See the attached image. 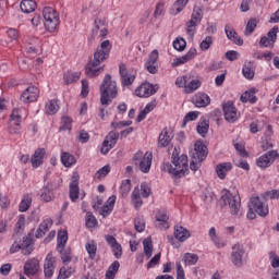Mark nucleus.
Listing matches in <instances>:
<instances>
[{
	"mask_svg": "<svg viewBox=\"0 0 279 279\" xmlns=\"http://www.w3.org/2000/svg\"><path fill=\"white\" fill-rule=\"evenodd\" d=\"M208 156V148L206 147V145H204V143L202 142H196L194 144V151L192 155V161L190 163V169L192 171H197V169H199V167H202V162H204V160H206V157Z\"/></svg>",
	"mask_w": 279,
	"mask_h": 279,
	"instance_id": "39448f33",
	"label": "nucleus"
},
{
	"mask_svg": "<svg viewBox=\"0 0 279 279\" xmlns=\"http://www.w3.org/2000/svg\"><path fill=\"white\" fill-rule=\"evenodd\" d=\"M199 260V256L197 254L193 253H185L183 256V263L189 266L197 265V262Z\"/></svg>",
	"mask_w": 279,
	"mask_h": 279,
	"instance_id": "a18cd8bd",
	"label": "nucleus"
},
{
	"mask_svg": "<svg viewBox=\"0 0 279 279\" xmlns=\"http://www.w3.org/2000/svg\"><path fill=\"white\" fill-rule=\"evenodd\" d=\"M191 19H193V21L202 23V19H204V9L202 7H194Z\"/></svg>",
	"mask_w": 279,
	"mask_h": 279,
	"instance_id": "6e6d98bb",
	"label": "nucleus"
},
{
	"mask_svg": "<svg viewBox=\"0 0 279 279\" xmlns=\"http://www.w3.org/2000/svg\"><path fill=\"white\" fill-rule=\"evenodd\" d=\"M110 51H112V44L108 39L104 40L100 46L97 47L93 59H90L85 68L87 77H97L99 74L104 73V66H101V64L110 58Z\"/></svg>",
	"mask_w": 279,
	"mask_h": 279,
	"instance_id": "f257e3e1",
	"label": "nucleus"
},
{
	"mask_svg": "<svg viewBox=\"0 0 279 279\" xmlns=\"http://www.w3.org/2000/svg\"><path fill=\"white\" fill-rule=\"evenodd\" d=\"M51 226H53V220H51V218L43 220L35 233L36 239H43V236L49 232V228H51Z\"/></svg>",
	"mask_w": 279,
	"mask_h": 279,
	"instance_id": "cd10ccee",
	"label": "nucleus"
},
{
	"mask_svg": "<svg viewBox=\"0 0 279 279\" xmlns=\"http://www.w3.org/2000/svg\"><path fill=\"white\" fill-rule=\"evenodd\" d=\"M220 205L222 207L228 206L232 217H239V215H241V196L239 192L232 193L228 190H223L220 197Z\"/></svg>",
	"mask_w": 279,
	"mask_h": 279,
	"instance_id": "20e7f679",
	"label": "nucleus"
},
{
	"mask_svg": "<svg viewBox=\"0 0 279 279\" xmlns=\"http://www.w3.org/2000/svg\"><path fill=\"white\" fill-rule=\"evenodd\" d=\"M213 47V37L206 36L205 39L199 44L201 51H208Z\"/></svg>",
	"mask_w": 279,
	"mask_h": 279,
	"instance_id": "052dcab7",
	"label": "nucleus"
},
{
	"mask_svg": "<svg viewBox=\"0 0 279 279\" xmlns=\"http://www.w3.org/2000/svg\"><path fill=\"white\" fill-rule=\"evenodd\" d=\"M158 92V88L154 86L150 83H142L134 92V95L136 97H142L144 99H147L148 97H151V95H156Z\"/></svg>",
	"mask_w": 279,
	"mask_h": 279,
	"instance_id": "ddd939ff",
	"label": "nucleus"
},
{
	"mask_svg": "<svg viewBox=\"0 0 279 279\" xmlns=\"http://www.w3.org/2000/svg\"><path fill=\"white\" fill-rule=\"evenodd\" d=\"M108 173H110V166H105L102 168H100L95 177L98 179V180H101V178H106V175H108Z\"/></svg>",
	"mask_w": 279,
	"mask_h": 279,
	"instance_id": "338daca9",
	"label": "nucleus"
},
{
	"mask_svg": "<svg viewBox=\"0 0 279 279\" xmlns=\"http://www.w3.org/2000/svg\"><path fill=\"white\" fill-rule=\"evenodd\" d=\"M136 232H143L145 230V219L136 217L134 221Z\"/></svg>",
	"mask_w": 279,
	"mask_h": 279,
	"instance_id": "0e129e2a",
	"label": "nucleus"
},
{
	"mask_svg": "<svg viewBox=\"0 0 279 279\" xmlns=\"http://www.w3.org/2000/svg\"><path fill=\"white\" fill-rule=\"evenodd\" d=\"M117 141H119V133L111 131L106 136L105 141L102 142V146L100 148L101 154L106 155L117 145Z\"/></svg>",
	"mask_w": 279,
	"mask_h": 279,
	"instance_id": "2eb2a0df",
	"label": "nucleus"
},
{
	"mask_svg": "<svg viewBox=\"0 0 279 279\" xmlns=\"http://www.w3.org/2000/svg\"><path fill=\"white\" fill-rule=\"evenodd\" d=\"M155 226L158 228V230H169V215L167 211L159 210L156 214Z\"/></svg>",
	"mask_w": 279,
	"mask_h": 279,
	"instance_id": "aec40b11",
	"label": "nucleus"
},
{
	"mask_svg": "<svg viewBox=\"0 0 279 279\" xmlns=\"http://www.w3.org/2000/svg\"><path fill=\"white\" fill-rule=\"evenodd\" d=\"M189 1L190 0H177L170 10V14H172V16H178V14H180V12L186 8Z\"/></svg>",
	"mask_w": 279,
	"mask_h": 279,
	"instance_id": "f704fd0d",
	"label": "nucleus"
},
{
	"mask_svg": "<svg viewBox=\"0 0 279 279\" xmlns=\"http://www.w3.org/2000/svg\"><path fill=\"white\" fill-rule=\"evenodd\" d=\"M73 128V119H71L70 117H63L61 119V126H60V132H71Z\"/></svg>",
	"mask_w": 279,
	"mask_h": 279,
	"instance_id": "c03bdc74",
	"label": "nucleus"
},
{
	"mask_svg": "<svg viewBox=\"0 0 279 279\" xmlns=\"http://www.w3.org/2000/svg\"><path fill=\"white\" fill-rule=\"evenodd\" d=\"M131 202H132L134 208H136V210H138V208H141V206H143V198H141V190L135 189L132 192Z\"/></svg>",
	"mask_w": 279,
	"mask_h": 279,
	"instance_id": "a19ab883",
	"label": "nucleus"
},
{
	"mask_svg": "<svg viewBox=\"0 0 279 279\" xmlns=\"http://www.w3.org/2000/svg\"><path fill=\"white\" fill-rule=\"evenodd\" d=\"M86 228H96L97 227V218L93 213L88 211L85 217Z\"/></svg>",
	"mask_w": 279,
	"mask_h": 279,
	"instance_id": "13d9d810",
	"label": "nucleus"
},
{
	"mask_svg": "<svg viewBox=\"0 0 279 279\" xmlns=\"http://www.w3.org/2000/svg\"><path fill=\"white\" fill-rule=\"evenodd\" d=\"M20 8L24 14H32V12H35L36 8H38V4L36 0H22Z\"/></svg>",
	"mask_w": 279,
	"mask_h": 279,
	"instance_id": "473e14b6",
	"label": "nucleus"
},
{
	"mask_svg": "<svg viewBox=\"0 0 279 279\" xmlns=\"http://www.w3.org/2000/svg\"><path fill=\"white\" fill-rule=\"evenodd\" d=\"M222 110H223L225 119L226 121H228V123H234V121L239 119V113L236 111V107H234V102L232 101L226 102L222 107Z\"/></svg>",
	"mask_w": 279,
	"mask_h": 279,
	"instance_id": "f3484780",
	"label": "nucleus"
},
{
	"mask_svg": "<svg viewBox=\"0 0 279 279\" xmlns=\"http://www.w3.org/2000/svg\"><path fill=\"white\" fill-rule=\"evenodd\" d=\"M73 274H75V268L63 266L59 270V278H61V279L71 278V276H73Z\"/></svg>",
	"mask_w": 279,
	"mask_h": 279,
	"instance_id": "603ef678",
	"label": "nucleus"
},
{
	"mask_svg": "<svg viewBox=\"0 0 279 279\" xmlns=\"http://www.w3.org/2000/svg\"><path fill=\"white\" fill-rule=\"evenodd\" d=\"M95 28L93 29V34L97 35L101 32V27H107L106 20L96 19L94 22Z\"/></svg>",
	"mask_w": 279,
	"mask_h": 279,
	"instance_id": "bf43d9fd",
	"label": "nucleus"
},
{
	"mask_svg": "<svg viewBox=\"0 0 279 279\" xmlns=\"http://www.w3.org/2000/svg\"><path fill=\"white\" fill-rule=\"evenodd\" d=\"M119 74L123 88H125V86H132V84H134V80H136V74L128 73V66L123 63L119 66Z\"/></svg>",
	"mask_w": 279,
	"mask_h": 279,
	"instance_id": "dca6fc26",
	"label": "nucleus"
},
{
	"mask_svg": "<svg viewBox=\"0 0 279 279\" xmlns=\"http://www.w3.org/2000/svg\"><path fill=\"white\" fill-rule=\"evenodd\" d=\"M43 16L45 19V27L49 32H56L58 23H60V15L58 11L51 7H45L43 10Z\"/></svg>",
	"mask_w": 279,
	"mask_h": 279,
	"instance_id": "6e6552de",
	"label": "nucleus"
},
{
	"mask_svg": "<svg viewBox=\"0 0 279 279\" xmlns=\"http://www.w3.org/2000/svg\"><path fill=\"white\" fill-rule=\"evenodd\" d=\"M24 114H27V109H25V107H17L12 110L8 123V130L10 134H19L21 131V123H23Z\"/></svg>",
	"mask_w": 279,
	"mask_h": 279,
	"instance_id": "423d86ee",
	"label": "nucleus"
},
{
	"mask_svg": "<svg viewBox=\"0 0 279 279\" xmlns=\"http://www.w3.org/2000/svg\"><path fill=\"white\" fill-rule=\"evenodd\" d=\"M39 196L41 202H46V203L53 202V197H54L53 191L48 186H44L40 190Z\"/></svg>",
	"mask_w": 279,
	"mask_h": 279,
	"instance_id": "4c0bfd02",
	"label": "nucleus"
},
{
	"mask_svg": "<svg viewBox=\"0 0 279 279\" xmlns=\"http://www.w3.org/2000/svg\"><path fill=\"white\" fill-rule=\"evenodd\" d=\"M195 56H197V49L191 48L186 54L175 58L172 62V66H181V64H186V62H191Z\"/></svg>",
	"mask_w": 279,
	"mask_h": 279,
	"instance_id": "b1692460",
	"label": "nucleus"
},
{
	"mask_svg": "<svg viewBox=\"0 0 279 279\" xmlns=\"http://www.w3.org/2000/svg\"><path fill=\"white\" fill-rule=\"evenodd\" d=\"M256 93H258V89H256V87L250 88L244 92L240 97L242 104H256V101H258V98H256Z\"/></svg>",
	"mask_w": 279,
	"mask_h": 279,
	"instance_id": "bb28decb",
	"label": "nucleus"
},
{
	"mask_svg": "<svg viewBox=\"0 0 279 279\" xmlns=\"http://www.w3.org/2000/svg\"><path fill=\"white\" fill-rule=\"evenodd\" d=\"M165 14V2H158L156 4L154 16L155 19H159V16H162Z\"/></svg>",
	"mask_w": 279,
	"mask_h": 279,
	"instance_id": "e2e57ef3",
	"label": "nucleus"
},
{
	"mask_svg": "<svg viewBox=\"0 0 279 279\" xmlns=\"http://www.w3.org/2000/svg\"><path fill=\"white\" fill-rule=\"evenodd\" d=\"M57 259L53 253H48L44 260V274L46 278H52L56 272Z\"/></svg>",
	"mask_w": 279,
	"mask_h": 279,
	"instance_id": "4468645a",
	"label": "nucleus"
},
{
	"mask_svg": "<svg viewBox=\"0 0 279 279\" xmlns=\"http://www.w3.org/2000/svg\"><path fill=\"white\" fill-rule=\"evenodd\" d=\"M105 241H107L108 245L111 247V252L114 256V258L119 259L121 256H123V246L119 244L117 241V238L113 235L107 234L105 235Z\"/></svg>",
	"mask_w": 279,
	"mask_h": 279,
	"instance_id": "a211bd4d",
	"label": "nucleus"
},
{
	"mask_svg": "<svg viewBox=\"0 0 279 279\" xmlns=\"http://www.w3.org/2000/svg\"><path fill=\"white\" fill-rule=\"evenodd\" d=\"M144 253L146 258H151L154 252V244L151 243V238H147L143 241Z\"/></svg>",
	"mask_w": 279,
	"mask_h": 279,
	"instance_id": "49530a36",
	"label": "nucleus"
},
{
	"mask_svg": "<svg viewBox=\"0 0 279 279\" xmlns=\"http://www.w3.org/2000/svg\"><path fill=\"white\" fill-rule=\"evenodd\" d=\"M278 156V150L267 151L256 159V165L259 167V169H267L268 167L272 166L274 162H276Z\"/></svg>",
	"mask_w": 279,
	"mask_h": 279,
	"instance_id": "9d476101",
	"label": "nucleus"
},
{
	"mask_svg": "<svg viewBox=\"0 0 279 279\" xmlns=\"http://www.w3.org/2000/svg\"><path fill=\"white\" fill-rule=\"evenodd\" d=\"M57 252H59L63 265H69V263H71V248L63 247L57 250Z\"/></svg>",
	"mask_w": 279,
	"mask_h": 279,
	"instance_id": "09e8293b",
	"label": "nucleus"
},
{
	"mask_svg": "<svg viewBox=\"0 0 279 279\" xmlns=\"http://www.w3.org/2000/svg\"><path fill=\"white\" fill-rule=\"evenodd\" d=\"M119 267H121V264H119L117 260L113 262L106 272V279H114L119 271Z\"/></svg>",
	"mask_w": 279,
	"mask_h": 279,
	"instance_id": "37998d69",
	"label": "nucleus"
},
{
	"mask_svg": "<svg viewBox=\"0 0 279 279\" xmlns=\"http://www.w3.org/2000/svg\"><path fill=\"white\" fill-rule=\"evenodd\" d=\"M242 73L246 80H254V63L252 61L245 63L243 65Z\"/></svg>",
	"mask_w": 279,
	"mask_h": 279,
	"instance_id": "ea45409f",
	"label": "nucleus"
},
{
	"mask_svg": "<svg viewBox=\"0 0 279 279\" xmlns=\"http://www.w3.org/2000/svg\"><path fill=\"white\" fill-rule=\"evenodd\" d=\"M248 208L250 210H255L256 215H259V217H267V215H269V206L263 202L260 196H253L248 204Z\"/></svg>",
	"mask_w": 279,
	"mask_h": 279,
	"instance_id": "1a4fd4ad",
	"label": "nucleus"
},
{
	"mask_svg": "<svg viewBox=\"0 0 279 279\" xmlns=\"http://www.w3.org/2000/svg\"><path fill=\"white\" fill-rule=\"evenodd\" d=\"M257 25H258V20H256V19L248 20L245 31H244V36H252V34H254V31L256 29Z\"/></svg>",
	"mask_w": 279,
	"mask_h": 279,
	"instance_id": "de8ad7c7",
	"label": "nucleus"
},
{
	"mask_svg": "<svg viewBox=\"0 0 279 279\" xmlns=\"http://www.w3.org/2000/svg\"><path fill=\"white\" fill-rule=\"evenodd\" d=\"M145 69L153 75L158 73V50H153L150 52L148 61L145 63Z\"/></svg>",
	"mask_w": 279,
	"mask_h": 279,
	"instance_id": "6ab92c4d",
	"label": "nucleus"
},
{
	"mask_svg": "<svg viewBox=\"0 0 279 279\" xmlns=\"http://www.w3.org/2000/svg\"><path fill=\"white\" fill-rule=\"evenodd\" d=\"M199 86H202V82H199V80H192L187 82V86H185V93L191 95V93H195Z\"/></svg>",
	"mask_w": 279,
	"mask_h": 279,
	"instance_id": "8fccbe9b",
	"label": "nucleus"
},
{
	"mask_svg": "<svg viewBox=\"0 0 279 279\" xmlns=\"http://www.w3.org/2000/svg\"><path fill=\"white\" fill-rule=\"evenodd\" d=\"M119 95V87L117 81L112 80L110 74L105 75L100 85V104L104 108H108L112 104V99H117Z\"/></svg>",
	"mask_w": 279,
	"mask_h": 279,
	"instance_id": "7ed1b4c3",
	"label": "nucleus"
},
{
	"mask_svg": "<svg viewBox=\"0 0 279 279\" xmlns=\"http://www.w3.org/2000/svg\"><path fill=\"white\" fill-rule=\"evenodd\" d=\"M245 257V247L242 244H234L231 252V263L235 267H243V258Z\"/></svg>",
	"mask_w": 279,
	"mask_h": 279,
	"instance_id": "9b49d317",
	"label": "nucleus"
},
{
	"mask_svg": "<svg viewBox=\"0 0 279 279\" xmlns=\"http://www.w3.org/2000/svg\"><path fill=\"white\" fill-rule=\"evenodd\" d=\"M222 63L221 61H210L209 64L207 65L206 70L207 71H219V69H221Z\"/></svg>",
	"mask_w": 279,
	"mask_h": 279,
	"instance_id": "774afa93",
	"label": "nucleus"
},
{
	"mask_svg": "<svg viewBox=\"0 0 279 279\" xmlns=\"http://www.w3.org/2000/svg\"><path fill=\"white\" fill-rule=\"evenodd\" d=\"M269 260H270L271 267H274V269H278V267H279V256L276 255V252L271 251L269 253Z\"/></svg>",
	"mask_w": 279,
	"mask_h": 279,
	"instance_id": "69168bd1",
	"label": "nucleus"
},
{
	"mask_svg": "<svg viewBox=\"0 0 279 279\" xmlns=\"http://www.w3.org/2000/svg\"><path fill=\"white\" fill-rule=\"evenodd\" d=\"M174 238L177 241H180L181 243H184L186 239L191 238V232L182 226H175L174 227Z\"/></svg>",
	"mask_w": 279,
	"mask_h": 279,
	"instance_id": "7c9ffc66",
	"label": "nucleus"
},
{
	"mask_svg": "<svg viewBox=\"0 0 279 279\" xmlns=\"http://www.w3.org/2000/svg\"><path fill=\"white\" fill-rule=\"evenodd\" d=\"M114 204H117V197L112 195L107 199L105 206L100 208L99 215H101L104 219H106V217H110V215H112V211L114 210Z\"/></svg>",
	"mask_w": 279,
	"mask_h": 279,
	"instance_id": "4be33fe9",
	"label": "nucleus"
},
{
	"mask_svg": "<svg viewBox=\"0 0 279 279\" xmlns=\"http://www.w3.org/2000/svg\"><path fill=\"white\" fill-rule=\"evenodd\" d=\"M171 162H163L161 166V171H166L172 175L174 180H180L189 175V157L184 154L180 155L178 148H174L171 156Z\"/></svg>",
	"mask_w": 279,
	"mask_h": 279,
	"instance_id": "f03ea898",
	"label": "nucleus"
},
{
	"mask_svg": "<svg viewBox=\"0 0 279 279\" xmlns=\"http://www.w3.org/2000/svg\"><path fill=\"white\" fill-rule=\"evenodd\" d=\"M225 32L229 40H232L235 45H243V39L240 38L239 34H236V31H234L232 26L226 25Z\"/></svg>",
	"mask_w": 279,
	"mask_h": 279,
	"instance_id": "2f4dec72",
	"label": "nucleus"
},
{
	"mask_svg": "<svg viewBox=\"0 0 279 279\" xmlns=\"http://www.w3.org/2000/svg\"><path fill=\"white\" fill-rule=\"evenodd\" d=\"M77 175L72 177V181L70 183V199L71 202H77L80 199V182Z\"/></svg>",
	"mask_w": 279,
	"mask_h": 279,
	"instance_id": "393cba45",
	"label": "nucleus"
},
{
	"mask_svg": "<svg viewBox=\"0 0 279 279\" xmlns=\"http://www.w3.org/2000/svg\"><path fill=\"white\" fill-rule=\"evenodd\" d=\"M69 241V232L66 230L59 231L58 238H57V250H62L63 247H66V242Z\"/></svg>",
	"mask_w": 279,
	"mask_h": 279,
	"instance_id": "e433bc0d",
	"label": "nucleus"
},
{
	"mask_svg": "<svg viewBox=\"0 0 279 279\" xmlns=\"http://www.w3.org/2000/svg\"><path fill=\"white\" fill-rule=\"evenodd\" d=\"M173 47L177 51H184L186 49V40L184 38H177L173 41Z\"/></svg>",
	"mask_w": 279,
	"mask_h": 279,
	"instance_id": "680f3d73",
	"label": "nucleus"
},
{
	"mask_svg": "<svg viewBox=\"0 0 279 279\" xmlns=\"http://www.w3.org/2000/svg\"><path fill=\"white\" fill-rule=\"evenodd\" d=\"M61 162L63 167H73L77 162V159L70 153H61Z\"/></svg>",
	"mask_w": 279,
	"mask_h": 279,
	"instance_id": "58836bf2",
	"label": "nucleus"
},
{
	"mask_svg": "<svg viewBox=\"0 0 279 279\" xmlns=\"http://www.w3.org/2000/svg\"><path fill=\"white\" fill-rule=\"evenodd\" d=\"M40 96V89L36 86H28L21 95L20 100L23 104H33V101H37Z\"/></svg>",
	"mask_w": 279,
	"mask_h": 279,
	"instance_id": "f8f14e48",
	"label": "nucleus"
},
{
	"mask_svg": "<svg viewBox=\"0 0 279 279\" xmlns=\"http://www.w3.org/2000/svg\"><path fill=\"white\" fill-rule=\"evenodd\" d=\"M173 138V133L169 132V130L163 129L159 134L158 138V147H167L169 143H171Z\"/></svg>",
	"mask_w": 279,
	"mask_h": 279,
	"instance_id": "c756f323",
	"label": "nucleus"
},
{
	"mask_svg": "<svg viewBox=\"0 0 279 279\" xmlns=\"http://www.w3.org/2000/svg\"><path fill=\"white\" fill-rule=\"evenodd\" d=\"M233 168L232 162H221L216 166V173L220 180H226V175Z\"/></svg>",
	"mask_w": 279,
	"mask_h": 279,
	"instance_id": "c85d7f7f",
	"label": "nucleus"
},
{
	"mask_svg": "<svg viewBox=\"0 0 279 279\" xmlns=\"http://www.w3.org/2000/svg\"><path fill=\"white\" fill-rule=\"evenodd\" d=\"M63 80L65 84H73V82L80 80V72H66L63 75Z\"/></svg>",
	"mask_w": 279,
	"mask_h": 279,
	"instance_id": "864d4df0",
	"label": "nucleus"
},
{
	"mask_svg": "<svg viewBox=\"0 0 279 279\" xmlns=\"http://www.w3.org/2000/svg\"><path fill=\"white\" fill-rule=\"evenodd\" d=\"M130 191H132V181L126 179L122 181L120 185V193L122 197H128V193H130Z\"/></svg>",
	"mask_w": 279,
	"mask_h": 279,
	"instance_id": "3c124183",
	"label": "nucleus"
},
{
	"mask_svg": "<svg viewBox=\"0 0 279 279\" xmlns=\"http://www.w3.org/2000/svg\"><path fill=\"white\" fill-rule=\"evenodd\" d=\"M32 206V195L24 194L23 198L19 205L20 213H27Z\"/></svg>",
	"mask_w": 279,
	"mask_h": 279,
	"instance_id": "c9c22d12",
	"label": "nucleus"
},
{
	"mask_svg": "<svg viewBox=\"0 0 279 279\" xmlns=\"http://www.w3.org/2000/svg\"><path fill=\"white\" fill-rule=\"evenodd\" d=\"M151 160H154V156L149 151H146L144 155L143 151L138 150L133 157L135 167H138L142 173H149V170L151 169Z\"/></svg>",
	"mask_w": 279,
	"mask_h": 279,
	"instance_id": "0eeeda50",
	"label": "nucleus"
},
{
	"mask_svg": "<svg viewBox=\"0 0 279 279\" xmlns=\"http://www.w3.org/2000/svg\"><path fill=\"white\" fill-rule=\"evenodd\" d=\"M58 110H60V106H58V100H50L46 104L47 114H56Z\"/></svg>",
	"mask_w": 279,
	"mask_h": 279,
	"instance_id": "5fc2aeb1",
	"label": "nucleus"
},
{
	"mask_svg": "<svg viewBox=\"0 0 279 279\" xmlns=\"http://www.w3.org/2000/svg\"><path fill=\"white\" fill-rule=\"evenodd\" d=\"M85 250L88 254V258H90V260H95L97 257V242L95 240H87Z\"/></svg>",
	"mask_w": 279,
	"mask_h": 279,
	"instance_id": "72a5a7b5",
	"label": "nucleus"
},
{
	"mask_svg": "<svg viewBox=\"0 0 279 279\" xmlns=\"http://www.w3.org/2000/svg\"><path fill=\"white\" fill-rule=\"evenodd\" d=\"M46 154H47V151L45 150V148H38L35 150V153L33 154V156L31 158L32 167L34 169H38V167H40V165H43V160H45Z\"/></svg>",
	"mask_w": 279,
	"mask_h": 279,
	"instance_id": "a878e982",
	"label": "nucleus"
},
{
	"mask_svg": "<svg viewBox=\"0 0 279 279\" xmlns=\"http://www.w3.org/2000/svg\"><path fill=\"white\" fill-rule=\"evenodd\" d=\"M209 128H210V124L208 123V120H199L196 130H197V133L204 138L208 134Z\"/></svg>",
	"mask_w": 279,
	"mask_h": 279,
	"instance_id": "79ce46f5",
	"label": "nucleus"
},
{
	"mask_svg": "<svg viewBox=\"0 0 279 279\" xmlns=\"http://www.w3.org/2000/svg\"><path fill=\"white\" fill-rule=\"evenodd\" d=\"M192 104H194L196 108H206L210 106V96L205 93H197L193 96Z\"/></svg>",
	"mask_w": 279,
	"mask_h": 279,
	"instance_id": "412c9836",
	"label": "nucleus"
},
{
	"mask_svg": "<svg viewBox=\"0 0 279 279\" xmlns=\"http://www.w3.org/2000/svg\"><path fill=\"white\" fill-rule=\"evenodd\" d=\"M262 199L267 202V199H279V191L278 190H271L266 191L262 194Z\"/></svg>",
	"mask_w": 279,
	"mask_h": 279,
	"instance_id": "4d7b16f0",
	"label": "nucleus"
},
{
	"mask_svg": "<svg viewBox=\"0 0 279 279\" xmlns=\"http://www.w3.org/2000/svg\"><path fill=\"white\" fill-rule=\"evenodd\" d=\"M40 269V262L36 258L28 259L24 265L25 276H36Z\"/></svg>",
	"mask_w": 279,
	"mask_h": 279,
	"instance_id": "5701e85b",
	"label": "nucleus"
}]
</instances>
